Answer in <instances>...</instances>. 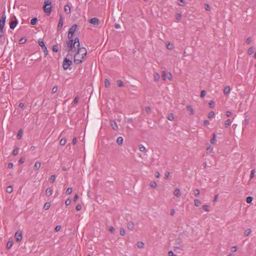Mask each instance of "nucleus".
I'll use <instances>...</instances> for the list:
<instances>
[{"mask_svg": "<svg viewBox=\"0 0 256 256\" xmlns=\"http://www.w3.org/2000/svg\"><path fill=\"white\" fill-rule=\"evenodd\" d=\"M78 50L74 56V62L78 64L83 61L84 56L87 54V50L84 48H77Z\"/></svg>", "mask_w": 256, "mask_h": 256, "instance_id": "1", "label": "nucleus"}, {"mask_svg": "<svg viewBox=\"0 0 256 256\" xmlns=\"http://www.w3.org/2000/svg\"><path fill=\"white\" fill-rule=\"evenodd\" d=\"M66 44V50L68 52V54L72 51L73 49L76 50L77 48H78L80 46L79 39L78 38H76L74 41L73 40H69Z\"/></svg>", "mask_w": 256, "mask_h": 256, "instance_id": "2", "label": "nucleus"}, {"mask_svg": "<svg viewBox=\"0 0 256 256\" xmlns=\"http://www.w3.org/2000/svg\"><path fill=\"white\" fill-rule=\"evenodd\" d=\"M72 54H68L66 57L64 59L63 62L62 67L64 70H66L68 68V66H70L72 64V61L68 58V57H72Z\"/></svg>", "mask_w": 256, "mask_h": 256, "instance_id": "3", "label": "nucleus"}, {"mask_svg": "<svg viewBox=\"0 0 256 256\" xmlns=\"http://www.w3.org/2000/svg\"><path fill=\"white\" fill-rule=\"evenodd\" d=\"M52 3L51 0H44V6H43L44 10L46 13H50L51 12V6L46 7L48 6H50Z\"/></svg>", "mask_w": 256, "mask_h": 256, "instance_id": "4", "label": "nucleus"}, {"mask_svg": "<svg viewBox=\"0 0 256 256\" xmlns=\"http://www.w3.org/2000/svg\"><path fill=\"white\" fill-rule=\"evenodd\" d=\"M162 78L164 80H166V77L169 80H172V75L170 72L166 73V72L164 71L162 76Z\"/></svg>", "mask_w": 256, "mask_h": 256, "instance_id": "5", "label": "nucleus"}, {"mask_svg": "<svg viewBox=\"0 0 256 256\" xmlns=\"http://www.w3.org/2000/svg\"><path fill=\"white\" fill-rule=\"evenodd\" d=\"M14 238L17 242L21 241L22 238V231L18 230L15 233Z\"/></svg>", "mask_w": 256, "mask_h": 256, "instance_id": "6", "label": "nucleus"}, {"mask_svg": "<svg viewBox=\"0 0 256 256\" xmlns=\"http://www.w3.org/2000/svg\"><path fill=\"white\" fill-rule=\"evenodd\" d=\"M6 20V16L4 11L0 20V26L4 27Z\"/></svg>", "mask_w": 256, "mask_h": 256, "instance_id": "7", "label": "nucleus"}, {"mask_svg": "<svg viewBox=\"0 0 256 256\" xmlns=\"http://www.w3.org/2000/svg\"><path fill=\"white\" fill-rule=\"evenodd\" d=\"M63 18H62V15H60V20H59V22L58 24V27H57V29H58V31H60L62 27V26H63Z\"/></svg>", "mask_w": 256, "mask_h": 256, "instance_id": "8", "label": "nucleus"}, {"mask_svg": "<svg viewBox=\"0 0 256 256\" xmlns=\"http://www.w3.org/2000/svg\"><path fill=\"white\" fill-rule=\"evenodd\" d=\"M89 22L90 24H92L94 25H96V26L98 25L100 23V21H99L98 19L96 18H90L89 20Z\"/></svg>", "mask_w": 256, "mask_h": 256, "instance_id": "9", "label": "nucleus"}, {"mask_svg": "<svg viewBox=\"0 0 256 256\" xmlns=\"http://www.w3.org/2000/svg\"><path fill=\"white\" fill-rule=\"evenodd\" d=\"M14 20H11L10 22V27L11 29H14L18 24V21L16 20V17H14Z\"/></svg>", "mask_w": 256, "mask_h": 256, "instance_id": "10", "label": "nucleus"}, {"mask_svg": "<svg viewBox=\"0 0 256 256\" xmlns=\"http://www.w3.org/2000/svg\"><path fill=\"white\" fill-rule=\"evenodd\" d=\"M134 224L133 222L130 221L127 224V228L130 230H132L134 229Z\"/></svg>", "mask_w": 256, "mask_h": 256, "instance_id": "11", "label": "nucleus"}, {"mask_svg": "<svg viewBox=\"0 0 256 256\" xmlns=\"http://www.w3.org/2000/svg\"><path fill=\"white\" fill-rule=\"evenodd\" d=\"M230 91V86H226L224 87V94L225 95H228L229 94Z\"/></svg>", "mask_w": 256, "mask_h": 256, "instance_id": "12", "label": "nucleus"}, {"mask_svg": "<svg viewBox=\"0 0 256 256\" xmlns=\"http://www.w3.org/2000/svg\"><path fill=\"white\" fill-rule=\"evenodd\" d=\"M78 26L76 24L72 25L71 28H70L69 32L70 33H74L76 31V29L77 28Z\"/></svg>", "mask_w": 256, "mask_h": 256, "instance_id": "13", "label": "nucleus"}, {"mask_svg": "<svg viewBox=\"0 0 256 256\" xmlns=\"http://www.w3.org/2000/svg\"><path fill=\"white\" fill-rule=\"evenodd\" d=\"M52 192H53V190L51 188H48L46 190V194L48 196H49L52 194Z\"/></svg>", "mask_w": 256, "mask_h": 256, "instance_id": "14", "label": "nucleus"}, {"mask_svg": "<svg viewBox=\"0 0 256 256\" xmlns=\"http://www.w3.org/2000/svg\"><path fill=\"white\" fill-rule=\"evenodd\" d=\"M38 42L39 46L42 47V49H46L45 51H46V48L44 46V42L42 40H38Z\"/></svg>", "mask_w": 256, "mask_h": 256, "instance_id": "15", "label": "nucleus"}, {"mask_svg": "<svg viewBox=\"0 0 256 256\" xmlns=\"http://www.w3.org/2000/svg\"><path fill=\"white\" fill-rule=\"evenodd\" d=\"M64 10L67 14H69L70 12V8L68 5H65L64 6Z\"/></svg>", "mask_w": 256, "mask_h": 256, "instance_id": "16", "label": "nucleus"}, {"mask_svg": "<svg viewBox=\"0 0 256 256\" xmlns=\"http://www.w3.org/2000/svg\"><path fill=\"white\" fill-rule=\"evenodd\" d=\"M174 194L178 198H179L180 196V190L178 188H176L174 192Z\"/></svg>", "mask_w": 256, "mask_h": 256, "instance_id": "17", "label": "nucleus"}, {"mask_svg": "<svg viewBox=\"0 0 256 256\" xmlns=\"http://www.w3.org/2000/svg\"><path fill=\"white\" fill-rule=\"evenodd\" d=\"M111 126L114 130H116L118 128V125L114 121H111Z\"/></svg>", "mask_w": 256, "mask_h": 256, "instance_id": "18", "label": "nucleus"}, {"mask_svg": "<svg viewBox=\"0 0 256 256\" xmlns=\"http://www.w3.org/2000/svg\"><path fill=\"white\" fill-rule=\"evenodd\" d=\"M40 166H41L40 162H36L34 165V169L35 170H38L40 168Z\"/></svg>", "mask_w": 256, "mask_h": 256, "instance_id": "19", "label": "nucleus"}, {"mask_svg": "<svg viewBox=\"0 0 256 256\" xmlns=\"http://www.w3.org/2000/svg\"><path fill=\"white\" fill-rule=\"evenodd\" d=\"M186 109L188 111L190 112V114L192 115L194 114V110L190 106H186Z\"/></svg>", "mask_w": 256, "mask_h": 256, "instance_id": "20", "label": "nucleus"}, {"mask_svg": "<svg viewBox=\"0 0 256 256\" xmlns=\"http://www.w3.org/2000/svg\"><path fill=\"white\" fill-rule=\"evenodd\" d=\"M116 142L118 145H122L123 142V138L122 136H120L117 138Z\"/></svg>", "mask_w": 256, "mask_h": 256, "instance_id": "21", "label": "nucleus"}, {"mask_svg": "<svg viewBox=\"0 0 256 256\" xmlns=\"http://www.w3.org/2000/svg\"><path fill=\"white\" fill-rule=\"evenodd\" d=\"M136 245H137V246H138V248H144V243L143 242H137Z\"/></svg>", "mask_w": 256, "mask_h": 256, "instance_id": "22", "label": "nucleus"}, {"mask_svg": "<svg viewBox=\"0 0 256 256\" xmlns=\"http://www.w3.org/2000/svg\"><path fill=\"white\" fill-rule=\"evenodd\" d=\"M154 77L155 81H158L160 78V76L158 73L156 72L154 75Z\"/></svg>", "mask_w": 256, "mask_h": 256, "instance_id": "23", "label": "nucleus"}, {"mask_svg": "<svg viewBox=\"0 0 256 256\" xmlns=\"http://www.w3.org/2000/svg\"><path fill=\"white\" fill-rule=\"evenodd\" d=\"M13 188L12 186H8L6 188V191L8 193H11L12 192Z\"/></svg>", "mask_w": 256, "mask_h": 256, "instance_id": "24", "label": "nucleus"}, {"mask_svg": "<svg viewBox=\"0 0 256 256\" xmlns=\"http://www.w3.org/2000/svg\"><path fill=\"white\" fill-rule=\"evenodd\" d=\"M251 232V230L250 228L246 229L244 232V236H248L250 233Z\"/></svg>", "mask_w": 256, "mask_h": 256, "instance_id": "25", "label": "nucleus"}, {"mask_svg": "<svg viewBox=\"0 0 256 256\" xmlns=\"http://www.w3.org/2000/svg\"><path fill=\"white\" fill-rule=\"evenodd\" d=\"M194 205L196 206H198L200 204H201V202L200 200H199L198 199H196L194 200Z\"/></svg>", "mask_w": 256, "mask_h": 256, "instance_id": "26", "label": "nucleus"}, {"mask_svg": "<svg viewBox=\"0 0 256 256\" xmlns=\"http://www.w3.org/2000/svg\"><path fill=\"white\" fill-rule=\"evenodd\" d=\"M110 82L108 79H106L104 81V85L106 88H108L110 86Z\"/></svg>", "mask_w": 256, "mask_h": 256, "instance_id": "27", "label": "nucleus"}, {"mask_svg": "<svg viewBox=\"0 0 256 256\" xmlns=\"http://www.w3.org/2000/svg\"><path fill=\"white\" fill-rule=\"evenodd\" d=\"M168 119L171 121L174 119V116L172 113H170L168 114Z\"/></svg>", "mask_w": 256, "mask_h": 256, "instance_id": "28", "label": "nucleus"}, {"mask_svg": "<svg viewBox=\"0 0 256 256\" xmlns=\"http://www.w3.org/2000/svg\"><path fill=\"white\" fill-rule=\"evenodd\" d=\"M150 185V187L153 188H155L157 186V184H156V182H155L154 181L151 182Z\"/></svg>", "mask_w": 256, "mask_h": 256, "instance_id": "29", "label": "nucleus"}, {"mask_svg": "<svg viewBox=\"0 0 256 256\" xmlns=\"http://www.w3.org/2000/svg\"><path fill=\"white\" fill-rule=\"evenodd\" d=\"M22 131L20 129L18 131V134H17V138L18 139H20L22 137Z\"/></svg>", "mask_w": 256, "mask_h": 256, "instance_id": "30", "label": "nucleus"}, {"mask_svg": "<svg viewBox=\"0 0 256 256\" xmlns=\"http://www.w3.org/2000/svg\"><path fill=\"white\" fill-rule=\"evenodd\" d=\"M66 143V139L65 138H62L60 142V146H64Z\"/></svg>", "mask_w": 256, "mask_h": 256, "instance_id": "31", "label": "nucleus"}, {"mask_svg": "<svg viewBox=\"0 0 256 256\" xmlns=\"http://www.w3.org/2000/svg\"><path fill=\"white\" fill-rule=\"evenodd\" d=\"M230 123H231L230 120V119H228L225 122V123H224L225 126L226 128H228L230 125Z\"/></svg>", "mask_w": 256, "mask_h": 256, "instance_id": "32", "label": "nucleus"}, {"mask_svg": "<svg viewBox=\"0 0 256 256\" xmlns=\"http://www.w3.org/2000/svg\"><path fill=\"white\" fill-rule=\"evenodd\" d=\"M12 246V242L9 241L7 242L6 247L8 249H10Z\"/></svg>", "mask_w": 256, "mask_h": 256, "instance_id": "33", "label": "nucleus"}, {"mask_svg": "<svg viewBox=\"0 0 256 256\" xmlns=\"http://www.w3.org/2000/svg\"><path fill=\"white\" fill-rule=\"evenodd\" d=\"M36 21H37V18H34L31 20L30 24L32 25H34V24H36Z\"/></svg>", "mask_w": 256, "mask_h": 256, "instance_id": "34", "label": "nucleus"}, {"mask_svg": "<svg viewBox=\"0 0 256 256\" xmlns=\"http://www.w3.org/2000/svg\"><path fill=\"white\" fill-rule=\"evenodd\" d=\"M214 115H215L214 112L213 111H212L209 112V114H208V117L210 118H212L214 117Z\"/></svg>", "mask_w": 256, "mask_h": 256, "instance_id": "35", "label": "nucleus"}, {"mask_svg": "<svg viewBox=\"0 0 256 256\" xmlns=\"http://www.w3.org/2000/svg\"><path fill=\"white\" fill-rule=\"evenodd\" d=\"M116 82L119 87H122L124 86L123 82L121 80H118Z\"/></svg>", "mask_w": 256, "mask_h": 256, "instance_id": "36", "label": "nucleus"}, {"mask_svg": "<svg viewBox=\"0 0 256 256\" xmlns=\"http://www.w3.org/2000/svg\"><path fill=\"white\" fill-rule=\"evenodd\" d=\"M55 179H56L55 175H54V174L52 175L50 178V182L53 183L54 182V181L55 180Z\"/></svg>", "mask_w": 256, "mask_h": 256, "instance_id": "37", "label": "nucleus"}, {"mask_svg": "<svg viewBox=\"0 0 256 256\" xmlns=\"http://www.w3.org/2000/svg\"><path fill=\"white\" fill-rule=\"evenodd\" d=\"M252 200H253V198L252 196H248L246 198V202L248 204L251 203Z\"/></svg>", "mask_w": 256, "mask_h": 256, "instance_id": "38", "label": "nucleus"}, {"mask_svg": "<svg viewBox=\"0 0 256 256\" xmlns=\"http://www.w3.org/2000/svg\"><path fill=\"white\" fill-rule=\"evenodd\" d=\"M216 134H213V138L210 140V143L212 144H214L216 142Z\"/></svg>", "mask_w": 256, "mask_h": 256, "instance_id": "39", "label": "nucleus"}, {"mask_svg": "<svg viewBox=\"0 0 256 256\" xmlns=\"http://www.w3.org/2000/svg\"><path fill=\"white\" fill-rule=\"evenodd\" d=\"M4 28V27L0 26V38H2L4 36V30H3Z\"/></svg>", "mask_w": 256, "mask_h": 256, "instance_id": "40", "label": "nucleus"}, {"mask_svg": "<svg viewBox=\"0 0 256 256\" xmlns=\"http://www.w3.org/2000/svg\"><path fill=\"white\" fill-rule=\"evenodd\" d=\"M139 149L141 152H144L146 150V148L142 144L139 146Z\"/></svg>", "mask_w": 256, "mask_h": 256, "instance_id": "41", "label": "nucleus"}, {"mask_svg": "<svg viewBox=\"0 0 256 256\" xmlns=\"http://www.w3.org/2000/svg\"><path fill=\"white\" fill-rule=\"evenodd\" d=\"M253 48V47H250L248 49V54L249 55L252 54L254 52Z\"/></svg>", "mask_w": 256, "mask_h": 256, "instance_id": "42", "label": "nucleus"}, {"mask_svg": "<svg viewBox=\"0 0 256 256\" xmlns=\"http://www.w3.org/2000/svg\"><path fill=\"white\" fill-rule=\"evenodd\" d=\"M72 188H67V190H66V194H70L72 193Z\"/></svg>", "mask_w": 256, "mask_h": 256, "instance_id": "43", "label": "nucleus"}, {"mask_svg": "<svg viewBox=\"0 0 256 256\" xmlns=\"http://www.w3.org/2000/svg\"><path fill=\"white\" fill-rule=\"evenodd\" d=\"M18 148H16L12 152V154L14 156H16L18 154Z\"/></svg>", "mask_w": 256, "mask_h": 256, "instance_id": "44", "label": "nucleus"}, {"mask_svg": "<svg viewBox=\"0 0 256 256\" xmlns=\"http://www.w3.org/2000/svg\"><path fill=\"white\" fill-rule=\"evenodd\" d=\"M194 194L195 196H198L200 194V190L198 189L194 190Z\"/></svg>", "mask_w": 256, "mask_h": 256, "instance_id": "45", "label": "nucleus"}, {"mask_svg": "<svg viewBox=\"0 0 256 256\" xmlns=\"http://www.w3.org/2000/svg\"><path fill=\"white\" fill-rule=\"evenodd\" d=\"M52 50L54 52H58V46L56 45H54L53 46H52Z\"/></svg>", "mask_w": 256, "mask_h": 256, "instance_id": "46", "label": "nucleus"}, {"mask_svg": "<svg viewBox=\"0 0 256 256\" xmlns=\"http://www.w3.org/2000/svg\"><path fill=\"white\" fill-rule=\"evenodd\" d=\"M204 6L206 10L208 11H210V6L208 4H204Z\"/></svg>", "mask_w": 256, "mask_h": 256, "instance_id": "47", "label": "nucleus"}, {"mask_svg": "<svg viewBox=\"0 0 256 256\" xmlns=\"http://www.w3.org/2000/svg\"><path fill=\"white\" fill-rule=\"evenodd\" d=\"M26 42V39L24 38H20L19 40V43L20 44H24Z\"/></svg>", "mask_w": 256, "mask_h": 256, "instance_id": "48", "label": "nucleus"}, {"mask_svg": "<svg viewBox=\"0 0 256 256\" xmlns=\"http://www.w3.org/2000/svg\"><path fill=\"white\" fill-rule=\"evenodd\" d=\"M145 110L148 114H150L151 112V108L149 106H146L145 108Z\"/></svg>", "mask_w": 256, "mask_h": 256, "instance_id": "49", "label": "nucleus"}, {"mask_svg": "<svg viewBox=\"0 0 256 256\" xmlns=\"http://www.w3.org/2000/svg\"><path fill=\"white\" fill-rule=\"evenodd\" d=\"M206 92L204 90H202L200 92V97L204 98L206 96Z\"/></svg>", "mask_w": 256, "mask_h": 256, "instance_id": "50", "label": "nucleus"}, {"mask_svg": "<svg viewBox=\"0 0 256 256\" xmlns=\"http://www.w3.org/2000/svg\"><path fill=\"white\" fill-rule=\"evenodd\" d=\"M214 102L212 100H210L209 102V106L211 108H213L214 107Z\"/></svg>", "mask_w": 256, "mask_h": 256, "instance_id": "51", "label": "nucleus"}, {"mask_svg": "<svg viewBox=\"0 0 256 256\" xmlns=\"http://www.w3.org/2000/svg\"><path fill=\"white\" fill-rule=\"evenodd\" d=\"M120 233L122 236L125 234V230L124 228H120Z\"/></svg>", "mask_w": 256, "mask_h": 256, "instance_id": "52", "label": "nucleus"}, {"mask_svg": "<svg viewBox=\"0 0 256 256\" xmlns=\"http://www.w3.org/2000/svg\"><path fill=\"white\" fill-rule=\"evenodd\" d=\"M50 207V203H48V202H46L44 206V208L46 209V210H48Z\"/></svg>", "mask_w": 256, "mask_h": 256, "instance_id": "53", "label": "nucleus"}, {"mask_svg": "<svg viewBox=\"0 0 256 256\" xmlns=\"http://www.w3.org/2000/svg\"><path fill=\"white\" fill-rule=\"evenodd\" d=\"M202 208L204 210H205L206 211V212H209L210 211V210H209V208H208V206H207V205H204L202 206Z\"/></svg>", "mask_w": 256, "mask_h": 256, "instance_id": "54", "label": "nucleus"}, {"mask_svg": "<svg viewBox=\"0 0 256 256\" xmlns=\"http://www.w3.org/2000/svg\"><path fill=\"white\" fill-rule=\"evenodd\" d=\"M167 46V48L168 49V50H172L174 48L172 44L169 43L167 44L166 46Z\"/></svg>", "mask_w": 256, "mask_h": 256, "instance_id": "55", "label": "nucleus"}, {"mask_svg": "<svg viewBox=\"0 0 256 256\" xmlns=\"http://www.w3.org/2000/svg\"><path fill=\"white\" fill-rule=\"evenodd\" d=\"M71 203V200L70 198L67 199L65 202L66 206H69Z\"/></svg>", "mask_w": 256, "mask_h": 256, "instance_id": "56", "label": "nucleus"}, {"mask_svg": "<svg viewBox=\"0 0 256 256\" xmlns=\"http://www.w3.org/2000/svg\"><path fill=\"white\" fill-rule=\"evenodd\" d=\"M74 34V33H70V32H68V38H69L70 40H72V38Z\"/></svg>", "mask_w": 256, "mask_h": 256, "instance_id": "57", "label": "nucleus"}, {"mask_svg": "<svg viewBox=\"0 0 256 256\" xmlns=\"http://www.w3.org/2000/svg\"><path fill=\"white\" fill-rule=\"evenodd\" d=\"M82 208V206L81 204H78L76 206V209L77 210H80Z\"/></svg>", "mask_w": 256, "mask_h": 256, "instance_id": "58", "label": "nucleus"}, {"mask_svg": "<svg viewBox=\"0 0 256 256\" xmlns=\"http://www.w3.org/2000/svg\"><path fill=\"white\" fill-rule=\"evenodd\" d=\"M58 90V86H54L52 89V94H54Z\"/></svg>", "mask_w": 256, "mask_h": 256, "instance_id": "59", "label": "nucleus"}, {"mask_svg": "<svg viewBox=\"0 0 256 256\" xmlns=\"http://www.w3.org/2000/svg\"><path fill=\"white\" fill-rule=\"evenodd\" d=\"M255 170H252L251 171V173L250 174V178L252 179L254 178V174Z\"/></svg>", "mask_w": 256, "mask_h": 256, "instance_id": "60", "label": "nucleus"}, {"mask_svg": "<svg viewBox=\"0 0 256 256\" xmlns=\"http://www.w3.org/2000/svg\"><path fill=\"white\" fill-rule=\"evenodd\" d=\"M109 230L110 232L113 233L114 232L115 229L113 226H110L109 228Z\"/></svg>", "mask_w": 256, "mask_h": 256, "instance_id": "61", "label": "nucleus"}, {"mask_svg": "<svg viewBox=\"0 0 256 256\" xmlns=\"http://www.w3.org/2000/svg\"><path fill=\"white\" fill-rule=\"evenodd\" d=\"M181 14H177L176 18L178 20H180L181 18Z\"/></svg>", "mask_w": 256, "mask_h": 256, "instance_id": "62", "label": "nucleus"}, {"mask_svg": "<svg viewBox=\"0 0 256 256\" xmlns=\"http://www.w3.org/2000/svg\"><path fill=\"white\" fill-rule=\"evenodd\" d=\"M237 249H238L237 246H232V252H235L237 250Z\"/></svg>", "mask_w": 256, "mask_h": 256, "instance_id": "63", "label": "nucleus"}, {"mask_svg": "<svg viewBox=\"0 0 256 256\" xmlns=\"http://www.w3.org/2000/svg\"><path fill=\"white\" fill-rule=\"evenodd\" d=\"M168 256H176V255L174 254L172 251H170L168 252Z\"/></svg>", "mask_w": 256, "mask_h": 256, "instance_id": "64", "label": "nucleus"}]
</instances>
